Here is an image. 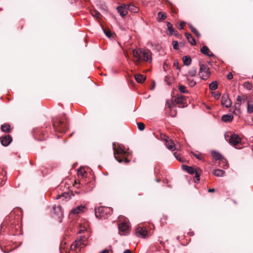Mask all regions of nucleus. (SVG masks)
<instances>
[{
	"instance_id": "obj_1",
	"label": "nucleus",
	"mask_w": 253,
	"mask_h": 253,
	"mask_svg": "<svg viewBox=\"0 0 253 253\" xmlns=\"http://www.w3.org/2000/svg\"><path fill=\"white\" fill-rule=\"evenodd\" d=\"M132 54L136 59H133L132 61L136 65H139L142 61L150 63L152 61V53L149 49H143L139 48L138 49H132Z\"/></svg>"
},
{
	"instance_id": "obj_2",
	"label": "nucleus",
	"mask_w": 253,
	"mask_h": 253,
	"mask_svg": "<svg viewBox=\"0 0 253 253\" xmlns=\"http://www.w3.org/2000/svg\"><path fill=\"white\" fill-rule=\"evenodd\" d=\"M53 129L55 131L61 133H65L68 129V123L66 117L64 118H57L52 121Z\"/></svg>"
},
{
	"instance_id": "obj_3",
	"label": "nucleus",
	"mask_w": 253,
	"mask_h": 253,
	"mask_svg": "<svg viewBox=\"0 0 253 253\" xmlns=\"http://www.w3.org/2000/svg\"><path fill=\"white\" fill-rule=\"evenodd\" d=\"M112 213V209L108 207H100L95 209V214L97 218H106Z\"/></svg>"
},
{
	"instance_id": "obj_4",
	"label": "nucleus",
	"mask_w": 253,
	"mask_h": 253,
	"mask_svg": "<svg viewBox=\"0 0 253 253\" xmlns=\"http://www.w3.org/2000/svg\"><path fill=\"white\" fill-rule=\"evenodd\" d=\"M126 153V152L122 148L114 147V157L119 163L125 162L126 164H127L129 162V160L125 157Z\"/></svg>"
},
{
	"instance_id": "obj_5",
	"label": "nucleus",
	"mask_w": 253,
	"mask_h": 253,
	"mask_svg": "<svg viewBox=\"0 0 253 253\" xmlns=\"http://www.w3.org/2000/svg\"><path fill=\"white\" fill-rule=\"evenodd\" d=\"M183 169L186 170L189 173L195 174V182H198L200 180V175L202 173V170L197 167H190L186 165L182 166Z\"/></svg>"
},
{
	"instance_id": "obj_6",
	"label": "nucleus",
	"mask_w": 253,
	"mask_h": 253,
	"mask_svg": "<svg viewBox=\"0 0 253 253\" xmlns=\"http://www.w3.org/2000/svg\"><path fill=\"white\" fill-rule=\"evenodd\" d=\"M199 74L202 79L207 80L211 75L209 67L206 64H200Z\"/></svg>"
},
{
	"instance_id": "obj_7",
	"label": "nucleus",
	"mask_w": 253,
	"mask_h": 253,
	"mask_svg": "<svg viewBox=\"0 0 253 253\" xmlns=\"http://www.w3.org/2000/svg\"><path fill=\"white\" fill-rule=\"evenodd\" d=\"M174 102L180 108H184L187 106L186 98L183 95H177L174 99Z\"/></svg>"
},
{
	"instance_id": "obj_8",
	"label": "nucleus",
	"mask_w": 253,
	"mask_h": 253,
	"mask_svg": "<svg viewBox=\"0 0 253 253\" xmlns=\"http://www.w3.org/2000/svg\"><path fill=\"white\" fill-rule=\"evenodd\" d=\"M221 104L222 106L229 108L232 104V102L227 94H224L221 97Z\"/></svg>"
},
{
	"instance_id": "obj_9",
	"label": "nucleus",
	"mask_w": 253,
	"mask_h": 253,
	"mask_svg": "<svg viewBox=\"0 0 253 253\" xmlns=\"http://www.w3.org/2000/svg\"><path fill=\"white\" fill-rule=\"evenodd\" d=\"M135 234L138 237L145 238L147 234V231L145 227L139 226L135 230Z\"/></svg>"
},
{
	"instance_id": "obj_10",
	"label": "nucleus",
	"mask_w": 253,
	"mask_h": 253,
	"mask_svg": "<svg viewBox=\"0 0 253 253\" xmlns=\"http://www.w3.org/2000/svg\"><path fill=\"white\" fill-rule=\"evenodd\" d=\"M229 142L233 146H236L241 143V139L237 134H233L231 136Z\"/></svg>"
},
{
	"instance_id": "obj_11",
	"label": "nucleus",
	"mask_w": 253,
	"mask_h": 253,
	"mask_svg": "<svg viewBox=\"0 0 253 253\" xmlns=\"http://www.w3.org/2000/svg\"><path fill=\"white\" fill-rule=\"evenodd\" d=\"M119 233L121 235H125L127 233L129 230V226L126 223L122 222L118 226Z\"/></svg>"
},
{
	"instance_id": "obj_12",
	"label": "nucleus",
	"mask_w": 253,
	"mask_h": 253,
	"mask_svg": "<svg viewBox=\"0 0 253 253\" xmlns=\"http://www.w3.org/2000/svg\"><path fill=\"white\" fill-rule=\"evenodd\" d=\"M12 140V137L9 135H6L0 137V143L4 146H8L11 143Z\"/></svg>"
},
{
	"instance_id": "obj_13",
	"label": "nucleus",
	"mask_w": 253,
	"mask_h": 253,
	"mask_svg": "<svg viewBox=\"0 0 253 253\" xmlns=\"http://www.w3.org/2000/svg\"><path fill=\"white\" fill-rule=\"evenodd\" d=\"M86 210V207L84 206H79L76 207L75 209H72L70 212V215L72 214H78L81 213H83Z\"/></svg>"
},
{
	"instance_id": "obj_14",
	"label": "nucleus",
	"mask_w": 253,
	"mask_h": 253,
	"mask_svg": "<svg viewBox=\"0 0 253 253\" xmlns=\"http://www.w3.org/2000/svg\"><path fill=\"white\" fill-rule=\"evenodd\" d=\"M34 136L35 138L39 141L44 140L46 137V134L42 130H39L38 131L36 132L34 134Z\"/></svg>"
},
{
	"instance_id": "obj_15",
	"label": "nucleus",
	"mask_w": 253,
	"mask_h": 253,
	"mask_svg": "<svg viewBox=\"0 0 253 253\" xmlns=\"http://www.w3.org/2000/svg\"><path fill=\"white\" fill-rule=\"evenodd\" d=\"M167 25L168 30L170 35H173L177 37L179 36L178 32L173 28L172 24L169 22H167Z\"/></svg>"
},
{
	"instance_id": "obj_16",
	"label": "nucleus",
	"mask_w": 253,
	"mask_h": 253,
	"mask_svg": "<svg viewBox=\"0 0 253 253\" xmlns=\"http://www.w3.org/2000/svg\"><path fill=\"white\" fill-rule=\"evenodd\" d=\"M127 5L119 6L117 7V11L122 17L125 16L127 14Z\"/></svg>"
},
{
	"instance_id": "obj_17",
	"label": "nucleus",
	"mask_w": 253,
	"mask_h": 253,
	"mask_svg": "<svg viewBox=\"0 0 253 253\" xmlns=\"http://www.w3.org/2000/svg\"><path fill=\"white\" fill-rule=\"evenodd\" d=\"M201 51L204 54H205L210 57H212L213 56V54L210 51L209 48L207 46H203V47L201 49Z\"/></svg>"
},
{
	"instance_id": "obj_18",
	"label": "nucleus",
	"mask_w": 253,
	"mask_h": 253,
	"mask_svg": "<svg viewBox=\"0 0 253 253\" xmlns=\"http://www.w3.org/2000/svg\"><path fill=\"white\" fill-rule=\"evenodd\" d=\"M146 77L143 75L138 74L135 75V79L139 83H143L146 80Z\"/></svg>"
},
{
	"instance_id": "obj_19",
	"label": "nucleus",
	"mask_w": 253,
	"mask_h": 253,
	"mask_svg": "<svg viewBox=\"0 0 253 253\" xmlns=\"http://www.w3.org/2000/svg\"><path fill=\"white\" fill-rule=\"evenodd\" d=\"M185 34L189 42H190L193 45H196V41L194 38L192 37V35L188 33H186Z\"/></svg>"
},
{
	"instance_id": "obj_20",
	"label": "nucleus",
	"mask_w": 253,
	"mask_h": 253,
	"mask_svg": "<svg viewBox=\"0 0 253 253\" xmlns=\"http://www.w3.org/2000/svg\"><path fill=\"white\" fill-rule=\"evenodd\" d=\"M233 119V116L231 114L224 115L221 118L222 121L225 123L231 122Z\"/></svg>"
},
{
	"instance_id": "obj_21",
	"label": "nucleus",
	"mask_w": 253,
	"mask_h": 253,
	"mask_svg": "<svg viewBox=\"0 0 253 253\" xmlns=\"http://www.w3.org/2000/svg\"><path fill=\"white\" fill-rule=\"evenodd\" d=\"M219 166L224 169L228 167L227 161L223 157L219 161Z\"/></svg>"
},
{
	"instance_id": "obj_22",
	"label": "nucleus",
	"mask_w": 253,
	"mask_h": 253,
	"mask_svg": "<svg viewBox=\"0 0 253 253\" xmlns=\"http://www.w3.org/2000/svg\"><path fill=\"white\" fill-rule=\"evenodd\" d=\"M166 145L169 150L173 151L175 149L174 143L170 139L166 140Z\"/></svg>"
},
{
	"instance_id": "obj_23",
	"label": "nucleus",
	"mask_w": 253,
	"mask_h": 253,
	"mask_svg": "<svg viewBox=\"0 0 253 253\" xmlns=\"http://www.w3.org/2000/svg\"><path fill=\"white\" fill-rule=\"evenodd\" d=\"M88 225L87 223H84V225L81 224L79 226V230L78 231V233L82 234L84 231H86Z\"/></svg>"
},
{
	"instance_id": "obj_24",
	"label": "nucleus",
	"mask_w": 253,
	"mask_h": 253,
	"mask_svg": "<svg viewBox=\"0 0 253 253\" xmlns=\"http://www.w3.org/2000/svg\"><path fill=\"white\" fill-rule=\"evenodd\" d=\"M182 60L183 61V63L186 66H189L191 63V58L189 56H184L182 58Z\"/></svg>"
},
{
	"instance_id": "obj_25",
	"label": "nucleus",
	"mask_w": 253,
	"mask_h": 253,
	"mask_svg": "<svg viewBox=\"0 0 253 253\" xmlns=\"http://www.w3.org/2000/svg\"><path fill=\"white\" fill-rule=\"evenodd\" d=\"M211 155L213 158L216 160L219 161L223 157V156L219 153L216 151H212L211 152Z\"/></svg>"
},
{
	"instance_id": "obj_26",
	"label": "nucleus",
	"mask_w": 253,
	"mask_h": 253,
	"mask_svg": "<svg viewBox=\"0 0 253 253\" xmlns=\"http://www.w3.org/2000/svg\"><path fill=\"white\" fill-rule=\"evenodd\" d=\"M1 130L5 132H9L10 130V126L8 124H4L1 126Z\"/></svg>"
},
{
	"instance_id": "obj_27",
	"label": "nucleus",
	"mask_w": 253,
	"mask_h": 253,
	"mask_svg": "<svg viewBox=\"0 0 253 253\" xmlns=\"http://www.w3.org/2000/svg\"><path fill=\"white\" fill-rule=\"evenodd\" d=\"M127 9L133 13H137L139 11V9L138 7L131 4L127 5Z\"/></svg>"
},
{
	"instance_id": "obj_28",
	"label": "nucleus",
	"mask_w": 253,
	"mask_h": 253,
	"mask_svg": "<svg viewBox=\"0 0 253 253\" xmlns=\"http://www.w3.org/2000/svg\"><path fill=\"white\" fill-rule=\"evenodd\" d=\"M189 27L192 31V32L195 35L196 37L198 38L201 36L200 33L198 32V31L194 28L191 24H189Z\"/></svg>"
},
{
	"instance_id": "obj_29",
	"label": "nucleus",
	"mask_w": 253,
	"mask_h": 253,
	"mask_svg": "<svg viewBox=\"0 0 253 253\" xmlns=\"http://www.w3.org/2000/svg\"><path fill=\"white\" fill-rule=\"evenodd\" d=\"M225 171L220 169H215L213 174L216 176H223L224 174Z\"/></svg>"
},
{
	"instance_id": "obj_30",
	"label": "nucleus",
	"mask_w": 253,
	"mask_h": 253,
	"mask_svg": "<svg viewBox=\"0 0 253 253\" xmlns=\"http://www.w3.org/2000/svg\"><path fill=\"white\" fill-rule=\"evenodd\" d=\"M167 15L165 13L162 12H159L158 13V21H163L166 19Z\"/></svg>"
},
{
	"instance_id": "obj_31",
	"label": "nucleus",
	"mask_w": 253,
	"mask_h": 253,
	"mask_svg": "<svg viewBox=\"0 0 253 253\" xmlns=\"http://www.w3.org/2000/svg\"><path fill=\"white\" fill-rule=\"evenodd\" d=\"M237 102H236L235 103V108L236 109L239 110L240 109V105H241V103L242 102V97L240 96H239V95L237 96Z\"/></svg>"
},
{
	"instance_id": "obj_32",
	"label": "nucleus",
	"mask_w": 253,
	"mask_h": 253,
	"mask_svg": "<svg viewBox=\"0 0 253 253\" xmlns=\"http://www.w3.org/2000/svg\"><path fill=\"white\" fill-rule=\"evenodd\" d=\"M217 87V82L216 81H213L209 84V88L212 90L216 89Z\"/></svg>"
},
{
	"instance_id": "obj_33",
	"label": "nucleus",
	"mask_w": 253,
	"mask_h": 253,
	"mask_svg": "<svg viewBox=\"0 0 253 253\" xmlns=\"http://www.w3.org/2000/svg\"><path fill=\"white\" fill-rule=\"evenodd\" d=\"M82 245H83L82 241L80 240H77L74 242L73 244L72 245V248L76 249L80 247Z\"/></svg>"
},
{
	"instance_id": "obj_34",
	"label": "nucleus",
	"mask_w": 253,
	"mask_h": 253,
	"mask_svg": "<svg viewBox=\"0 0 253 253\" xmlns=\"http://www.w3.org/2000/svg\"><path fill=\"white\" fill-rule=\"evenodd\" d=\"M78 174L79 176H81L83 178L86 177L87 173L83 169H80L78 170Z\"/></svg>"
},
{
	"instance_id": "obj_35",
	"label": "nucleus",
	"mask_w": 253,
	"mask_h": 253,
	"mask_svg": "<svg viewBox=\"0 0 253 253\" xmlns=\"http://www.w3.org/2000/svg\"><path fill=\"white\" fill-rule=\"evenodd\" d=\"M185 77L186 78L187 80V82H188V84L191 86H194L196 85V83L193 80H190L189 77H188V76L187 75H184Z\"/></svg>"
},
{
	"instance_id": "obj_36",
	"label": "nucleus",
	"mask_w": 253,
	"mask_h": 253,
	"mask_svg": "<svg viewBox=\"0 0 253 253\" xmlns=\"http://www.w3.org/2000/svg\"><path fill=\"white\" fill-rule=\"evenodd\" d=\"M91 15L93 17H96L97 18H99L101 14L96 10H91L90 11Z\"/></svg>"
},
{
	"instance_id": "obj_37",
	"label": "nucleus",
	"mask_w": 253,
	"mask_h": 253,
	"mask_svg": "<svg viewBox=\"0 0 253 253\" xmlns=\"http://www.w3.org/2000/svg\"><path fill=\"white\" fill-rule=\"evenodd\" d=\"M178 89L181 93H187L188 90H186V87L183 85H179L178 86Z\"/></svg>"
},
{
	"instance_id": "obj_38",
	"label": "nucleus",
	"mask_w": 253,
	"mask_h": 253,
	"mask_svg": "<svg viewBox=\"0 0 253 253\" xmlns=\"http://www.w3.org/2000/svg\"><path fill=\"white\" fill-rule=\"evenodd\" d=\"M188 73L192 77L195 76L197 73V69L196 68H191L189 71Z\"/></svg>"
},
{
	"instance_id": "obj_39",
	"label": "nucleus",
	"mask_w": 253,
	"mask_h": 253,
	"mask_svg": "<svg viewBox=\"0 0 253 253\" xmlns=\"http://www.w3.org/2000/svg\"><path fill=\"white\" fill-rule=\"evenodd\" d=\"M175 105L174 101L173 102H169L167 101L166 104V106L169 109V110L171 109V108H173V107Z\"/></svg>"
},
{
	"instance_id": "obj_40",
	"label": "nucleus",
	"mask_w": 253,
	"mask_h": 253,
	"mask_svg": "<svg viewBox=\"0 0 253 253\" xmlns=\"http://www.w3.org/2000/svg\"><path fill=\"white\" fill-rule=\"evenodd\" d=\"M250 101H248V107H247V111L249 113H251L253 112V104H250L249 103Z\"/></svg>"
},
{
	"instance_id": "obj_41",
	"label": "nucleus",
	"mask_w": 253,
	"mask_h": 253,
	"mask_svg": "<svg viewBox=\"0 0 253 253\" xmlns=\"http://www.w3.org/2000/svg\"><path fill=\"white\" fill-rule=\"evenodd\" d=\"M169 115L172 117H175L177 115V111L176 110L173 109V108H171L169 110Z\"/></svg>"
},
{
	"instance_id": "obj_42",
	"label": "nucleus",
	"mask_w": 253,
	"mask_h": 253,
	"mask_svg": "<svg viewBox=\"0 0 253 253\" xmlns=\"http://www.w3.org/2000/svg\"><path fill=\"white\" fill-rule=\"evenodd\" d=\"M138 128L141 130L142 131L145 129V125L144 123L141 122H139L137 123Z\"/></svg>"
},
{
	"instance_id": "obj_43",
	"label": "nucleus",
	"mask_w": 253,
	"mask_h": 253,
	"mask_svg": "<svg viewBox=\"0 0 253 253\" xmlns=\"http://www.w3.org/2000/svg\"><path fill=\"white\" fill-rule=\"evenodd\" d=\"M244 86L249 90H251L252 88V84L249 82H246L244 84Z\"/></svg>"
},
{
	"instance_id": "obj_44",
	"label": "nucleus",
	"mask_w": 253,
	"mask_h": 253,
	"mask_svg": "<svg viewBox=\"0 0 253 253\" xmlns=\"http://www.w3.org/2000/svg\"><path fill=\"white\" fill-rule=\"evenodd\" d=\"M53 210L55 212L57 211L58 212L60 213L59 214H58V215L60 216L62 215V212L61 210V208L60 207H58L57 208L55 207H53Z\"/></svg>"
},
{
	"instance_id": "obj_45",
	"label": "nucleus",
	"mask_w": 253,
	"mask_h": 253,
	"mask_svg": "<svg viewBox=\"0 0 253 253\" xmlns=\"http://www.w3.org/2000/svg\"><path fill=\"white\" fill-rule=\"evenodd\" d=\"M104 32L105 34L109 38L111 37V33L109 30H107L106 29H103Z\"/></svg>"
},
{
	"instance_id": "obj_46",
	"label": "nucleus",
	"mask_w": 253,
	"mask_h": 253,
	"mask_svg": "<svg viewBox=\"0 0 253 253\" xmlns=\"http://www.w3.org/2000/svg\"><path fill=\"white\" fill-rule=\"evenodd\" d=\"M87 237H86L85 236H81L80 239V241H82L83 245H85V242L86 240Z\"/></svg>"
},
{
	"instance_id": "obj_47",
	"label": "nucleus",
	"mask_w": 253,
	"mask_h": 253,
	"mask_svg": "<svg viewBox=\"0 0 253 253\" xmlns=\"http://www.w3.org/2000/svg\"><path fill=\"white\" fill-rule=\"evenodd\" d=\"M178 43L177 41H173L172 42V45H173V47L174 49H178Z\"/></svg>"
},
{
	"instance_id": "obj_48",
	"label": "nucleus",
	"mask_w": 253,
	"mask_h": 253,
	"mask_svg": "<svg viewBox=\"0 0 253 253\" xmlns=\"http://www.w3.org/2000/svg\"><path fill=\"white\" fill-rule=\"evenodd\" d=\"M173 66L176 67L177 69H179V70L180 69V67L178 65V62L177 60H174Z\"/></svg>"
},
{
	"instance_id": "obj_49",
	"label": "nucleus",
	"mask_w": 253,
	"mask_h": 253,
	"mask_svg": "<svg viewBox=\"0 0 253 253\" xmlns=\"http://www.w3.org/2000/svg\"><path fill=\"white\" fill-rule=\"evenodd\" d=\"M193 155L199 160H201L202 159V156L201 154L193 153Z\"/></svg>"
},
{
	"instance_id": "obj_50",
	"label": "nucleus",
	"mask_w": 253,
	"mask_h": 253,
	"mask_svg": "<svg viewBox=\"0 0 253 253\" xmlns=\"http://www.w3.org/2000/svg\"><path fill=\"white\" fill-rule=\"evenodd\" d=\"M161 138L166 142L167 140H169V137L165 134H162Z\"/></svg>"
},
{
	"instance_id": "obj_51",
	"label": "nucleus",
	"mask_w": 253,
	"mask_h": 253,
	"mask_svg": "<svg viewBox=\"0 0 253 253\" xmlns=\"http://www.w3.org/2000/svg\"><path fill=\"white\" fill-rule=\"evenodd\" d=\"M212 94L216 99H218L220 98V93H215L214 92L212 93Z\"/></svg>"
},
{
	"instance_id": "obj_52",
	"label": "nucleus",
	"mask_w": 253,
	"mask_h": 253,
	"mask_svg": "<svg viewBox=\"0 0 253 253\" xmlns=\"http://www.w3.org/2000/svg\"><path fill=\"white\" fill-rule=\"evenodd\" d=\"M242 101L243 103L245 102V101H247L248 103V101H249V100L248 99L247 96L243 95V96H242Z\"/></svg>"
},
{
	"instance_id": "obj_53",
	"label": "nucleus",
	"mask_w": 253,
	"mask_h": 253,
	"mask_svg": "<svg viewBox=\"0 0 253 253\" xmlns=\"http://www.w3.org/2000/svg\"><path fill=\"white\" fill-rule=\"evenodd\" d=\"M186 24V23L184 21L183 22H181L179 25V27H178L179 29H183V27H184V25Z\"/></svg>"
},
{
	"instance_id": "obj_54",
	"label": "nucleus",
	"mask_w": 253,
	"mask_h": 253,
	"mask_svg": "<svg viewBox=\"0 0 253 253\" xmlns=\"http://www.w3.org/2000/svg\"><path fill=\"white\" fill-rule=\"evenodd\" d=\"M233 75L231 72H230L228 74L227 77L228 80H231L233 78Z\"/></svg>"
},
{
	"instance_id": "obj_55",
	"label": "nucleus",
	"mask_w": 253,
	"mask_h": 253,
	"mask_svg": "<svg viewBox=\"0 0 253 253\" xmlns=\"http://www.w3.org/2000/svg\"><path fill=\"white\" fill-rule=\"evenodd\" d=\"M174 155L175 156V158L180 162H183V160L181 158H179V156H177L176 155V153H174Z\"/></svg>"
},
{
	"instance_id": "obj_56",
	"label": "nucleus",
	"mask_w": 253,
	"mask_h": 253,
	"mask_svg": "<svg viewBox=\"0 0 253 253\" xmlns=\"http://www.w3.org/2000/svg\"><path fill=\"white\" fill-rule=\"evenodd\" d=\"M124 253H131V252L129 250H126L124 251Z\"/></svg>"
},
{
	"instance_id": "obj_57",
	"label": "nucleus",
	"mask_w": 253,
	"mask_h": 253,
	"mask_svg": "<svg viewBox=\"0 0 253 253\" xmlns=\"http://www.w3.org/2000/svg\"><path fill=\"white\" fill-rule=\"evenodd\" d=\"M209 192H214L215 191V189L214 188L209 189L208 190Z\"/></svg>"
},
{
	"instance_id": "obj_58",
	"label": "nucleus",
	"mask_w": 253,
	"mask_h": 253,
	"mask_svg": "<svg viewBox=\"0 0 253 253\" xmlns=\"http://www.w3.org/2000/svg\"><path fill=\"white\" fill-rule=\"evenodd\" d=\"M100 253H109V251L107 250H104V251H102Z\"/></svg>"
},
{
	"instance_id": "obj_59",
	"label": "nucleus",
	"mask_w": 253,
	"mask_h": 253,
	"mask_svg": "<svg viewBox=\"0 0 253 253\" xmlns=\"http://www.w3.org/2000/svg\"><path fill=\"white\" fill-rule=\"evenodd\" d=\"M20 210L19 209H17V210H14L12 212H11V213H16V212H18Z\"/></svg>"
},
{
	"instance_id": "obj_60",
	"label": "nucleus",
	"mask_w": 253,
	"mask_h": 253,
	"mask_svg": "<svg viewBox=\"0 0 253 253\" xmlns=\"http://www.w3.org/2000/svg\"><path fill=\"white\" fill-rule=\"evenodd\" d=\"M3 252L4 253H8V251L7 250H3Z\"/></svg>"
},
{
	"instance_id": "obj_61",
	"label": "nucleus",
	"mask_w": 253,
	"mask_h": 253,
	"mask_svg": "<svg viewBox=\"0 0 253 253\" xmlns=\"http://www.w3.org/2000/svg\"><path fill=\"white\" fill-rule=\"evenodd\" d=\"M155 87V82L153 83V85L152 86V87L151 88V89H153Z\"/></svg>"
},
{
	"instance_id": "obj_62",
	"label": "nucleus",
	"mask_w": 253,
	"mask_h": 253,
	"mask_svg": "<svg viewBox=\"0 0 253 253\" xmlns=\"http://www.w3.org/2000/svg\"><path fill=\"white\" fill-rule=\"evenodd\" d=\"M125 55H126V57H128V55L126 53V54H125Z\"/></svg>"
},
{
	"instance_id": "obj_63",
	"label": "nucleus",
	"mask_w": 253,
	"mask_h": 253,
	"mask_svg": "<svg viewBox=\"0 0 253 253\" xmlns=\"http://www.w3.org/2000/svg\"><path fill=\"white\" fill-rule=\"evenodd\" d=\"M157 181L158 182H159V181H160V180L157 179Z\"/></svg>"
},
{
	"instance_id": "obj_64",
	"label": "nucleus",
	"mask_w": 253,
	"mask_h": 253,
	"mask_svg": "<svg viewBox=\"0 0 253 253\" xmlns=\"http://www.w3.org/2000/svg\"><path fill=\"white\" fill-rule=\"evenodd\" d=\"M173 12L174 13H176V11H175L173 10Z\"/></svg>"
}]
</instances>
